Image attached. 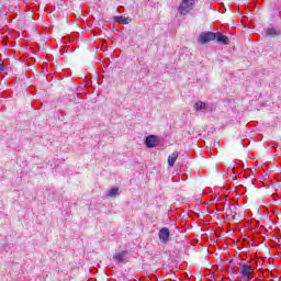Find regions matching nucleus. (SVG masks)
I'll use <instances>...</instances> for the list:
<instances>
[{
    "mask_svg": "<svg viewBox=\"0 0 281 281\" xmlns=\"http://www.w3.org/2000/svg\"><path fill=\"white\" fill-rule=\"evenodd\" d=\"M196 3V0H182L178 7L179 14H182L186 16V14H190L192 10H194V5Z\"/></svg>",
    "mask_w": 281,
    "mask_h": 281,
    "instance_id": "f257e3e1",
    "label": "nucleus"
},
{
    "mask_svg": "<svg viewBox=\"0 0 281 281\" xmlns=\"http://www.w3.org/2000/svg\"><path fill=\"white\" fill-rule=\"evenodd\" d=\"M212 41H216V33L214 32L201 33L198 37V43H200V45H205Z\"/></svg>",
    "mask_w": 281,
    "mask_h": 281,
    "instance_id": "f03ea898",
    "label": "nucleus"
},
{
    "mask_svg": "<svg viewBox=\"0 0 281 281\" xmlns=\"http://www.w3.org/2000/svg\"><path fill=\"white\" fill-rule=\"evenodd\" d=\"M239 273H241V278L249 280L254 276V268H251V265L245 263L240 266Z\"/></svg>",
    "mask_w": 281,
    "mask_h": 281,
    "instance_id": "7ed1b4c3",
    "label": "nucleus"
},
{
    "mask_svg": "<svg viewBox=\"0 0 281 281\" xmlns=\"http://www.w3.org/2000/svg\"><path fill=\"white\" fill-rule=\"evenodd\" d=\"M159 239L160 243H164V245H166V243H168V240H170V229H168L167 227H164L159 231Z\"/></svg>",
    "mask_w": 281,
    "mask_h": 281,
    "instance_id": "20e7f679",
    "label": "nucleus"
},
{
    "mask_svg": "<svg viewBox=\"0 0 281 281\" xmlns=\"http://www.w3.org/2000/svg\"><path fill=\"white\" fill-rule=\"evenodd\" d=\"M145 144H146L147 148H155V146H157V136H155V135L147 136Z\"/></svg>",
    "mask_w": 281,
    "mask_h": 281,
    "instance_id": "39448f33",
    "label": "nucleus"
},
{
    "mask_svg": "<svg viewBox=\"0 0 281 281\" xmlns=\"http://www.w3.org/2000/svg\"><path fill=\"white\" fill-rule=\"evenodd\" d=\"M177 159H179V151H173L172 155L168 157V166H170V168L175 167Z\"/></svg>",
    "mask_w": 281,
    "mask_h": 281,
    "instance_id": "423d86ee",
    "label": "nucleus"
},
{
    "mask_svg": "<svg viewBox=\"0 0 281 281\" xmlns=\"http://www.w3.org/2000/svg\"><path fill=\"white\" fill-rule=\"evenodd\" d=\"M217 43H222L223 45H229V38L221 33H216Z\"/></svg>",
    "mask_w": 281,
    "mask_h": 281,
    "instance_id": "0eeeda50",
    "label": "nucleus"
},
{
    "mask_svg": "<svg viewBox=\"0 0 281 281\" xmlns=\"http://www.w3.org/2000/svg\"><path fill=\"white\" fill-rule=\"evenodd\" d=\"M114 20L116 23H120V25H128L131 23V18L115 16Z\"/></svg>",
    "mask_w": 281,
    "mask_h": 281,
    "instance_id": "6e6552de",
    "label": "nucleus"
},
{
    "mask_svg": "<svg viewBox=\"0 0 281 281\" xmlns=\"http://www.w3.org/2000/svg\"><path fill=\"white\" fill-rule=\"evenodd\" d=\"M194 109H195V111H206L207 110V104H205V102H203V101H198L194 104Z\"/></svg>",
    "mask_w": 281,
    "mask_h": 281,
    "instance_id": "1a4fd4ad",
    "label": "nucleus"
},
{
    "mask_svg": "<svg viewBox=\"0 0 281 281\" xmlns=\"http://www.w3.org/2000/svg\"><path fill=\"white\" fill-rule=\"evenodd\" d=\"M125 256H128V252H126V251H121V252L115 254V255L113 256V258H114V260H115L116 262H122V261L124 260V257H125Z\"/></svg>",
    "mask_w": 281,
    "mask_h": 281,
    "instance_id": "9d476101",
    "label": "nucleus"
},
{
    "mask_svg": "<svg viewBox=\"0 0 281 281\" xmlns=\"http://www.w3.org/2000/svg\"><path fill=\"white\" fill-rule=\"evenodd\" d=\"M120 194L119 188H112L110 191H108V196H117Z\"/></svg>",
    "mask_w": 281,
    "mask_h": 281,
    "instance_id": "9b49d317",
    "label": "nucleus"
},
{
    "mask_svg": "<svg viewBox=\"0 0 281 281\" xmlns=\"http://www.w3.org/2000/svg\"><path fill=\"white\" fill-rule=\"evenodd\" d=\"M266 34H267L268 36H276V29H268V30L266 31Z\"/></svg>",
    "mask_w": 281,
    "mask_h": 281,
    "instance_id": "f8f14e48",
    "label": "nucleus"
},
{
    "mask_svg": "<svg viewBox=\"0 0 281 281\" xmlns=\"http://www.w3.org/2000/svg\"><path fill=\"white\" fill-rule=\"evenodd\" d=\"M5 69V66L3 64H0V72Z\"/></svg>",
    "mask_w": 281,
    "mask_h": 281,
    "instance_id": "ddd939ff",
    "label": "nucleus"
}]
</instances>
